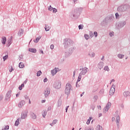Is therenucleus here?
Here are the masks:
<instances>
[{
	"instance_id": "obj_28",
	"label": "nucleus",
	"mask_w": 130,
	"mask_h": 130,
	"mask_svg": "<svg viewBox=\"0 0 130 130\" xmlns=\"http://www.w3.org/2000/svg\"><path fill=\"white\" fill-rule=\"evenodd\" d=\"M24 86H25V85L24 84V83L22 84L21 85V86L19 87V90H22V88H23Z\"/></svg>"
},
{
	"instance_id": "obj_17",
	"label": "nucleus",
	"mask_w": 130,
	"mask_h": 130,
	"mask_svg": "<svg viewBox=\"0 0 130 130\" xmlns=\"http://www.w3.org/2000/svg\"><path fill=\"white\" fill-rule=\"evenodd\" d=\"M96 130H103L102 126H100V125H98L96 126Z\"/></svg>"
},
{
	"instance_id": "obj_7",
	"label": "nucleus",
	"mask_w": 130,
	"mask_h": 130,
	"mask_svg": "<svg viewBox=\"0 0 130 130\" xmlns=\"http://www.w3.org/2000/svg\"><path fill=\"white\" fill-rule=\"evenodd\" d=\"M115 92V89L113 87H111L110 90V95H112Z\"/></svg>"
},
{
	"instance_id": "obj_42",
	"label": "nucleus",
	"mask_w": 130,
	"mask_h": 130,
	"mask_svg": "<svg viewBox=\"0 0 130 130\" xmlns=\"http://www.w3.org/2000/svg\"><path fill=\"white\" fill-rule=\"evenodd\" d=\"M13 71H14V70H13V67H11V69L9 70V72L10 73H12V72H13Z\"/></svg>"
},
{
	"instance_id": "obj_14",
	"label": "nucleus",
	"mask_w": 130,
	"mask_h": 130,
	"mask_svg": "<svg viewBox=\"0 0 130 130\" xmlns=\"http://www.w3.org/2000/svg\"><path fill=\"white\" fill-rule=\"evenodd\" d=\"M45 29L46 31H49V30H50V26H49L48 25H46Z\"/></svg>"
},
{
	"instance_id": "obj_39",
	"label": "nucleus",
	"mask_w": 130,
	"mask_h": 130,
	"mask_svg": "<svg viewBox=\"0 0 130 130\" xmlns=\"http://www.w3.org/2000/svg\"><path fill=\"white\" fill-rule=\"evenodd\" d=\"M94 35L95 37H97V36H98V34L97 33L96 31L94 32Z\"/></svg>"
},
{
	"instance_id": "obj_12",
	"label": "nucleus",
	"mask_w": 130,
	"mask_h": 130,
	"mask_svg": "<svg viewBox=\"0 0 130 130\" xmlns=\"http://www.w3.org/2000/svg\"><path fill=\"white\" fill-rule=\"evenodd\" d=\"M28 51H30V52H34V53H36L37 50L36 49L34 48H29L28 49Z\"/></svg>"
},
{
	"instance_id": "obj_9",
	"label": "nucleus",
	"mask_w": 130,
	"mask_h": 130,
	"mask_svg": "<svg viewBox=\"0 0 130 130\" xmlns=\"http://www.w3.org/2000/svg\"><path fill=\"white\" fill-rule=\"evenodd\" d=\"M44 94L45 97H48V95L50 94V90H49L48 89H46Z\"/></svg>"
},
{
	"instance_id": "obj_33",
	"label": "nucleus",
	"mask_w": 130,
	"mask_h": 130,
	"mask_svg": "<svg viewBox=\"0 0 130 130\" xmlns=\"http://www.w3.org/2000/svg\"><path fill=\"white\" fill-rule=\"evenodd\" d=\"M9 125L6 126L5 127H4L2 130H7V129H9Z\"/></svg>"
},
{
	"instance_id": "obj_37",
	"label": "nucleus",
	"mask_w": 130,
	"mask_h": 130,
	"mask_svg": "<svg viewBox=\"0 0 130 130\" xmlns=\"http://www.w3.org/2000/svg\"><path fill=\"white\" fill-rule=\"evenodd\" d=\"M8 58V55H6V56L3 57V59L5 61V60H6Z\"/></svg>"
},
{
	"instance_id": "obj_62",
	"label": "nucleus",
	"mask_w": 130,
	"mask_h": 130,
	"mask_svg": "<svg viewBox=\"0 0 130 130\" xmlns=\"http://www.w3.org/2000/svg\"><path fill=\"white\" fill-rule=\"evenodd\" d=\"M74 75H75V72H74Z\"/></svg>"
},
{
	"instance_id": "obj_34",
	"label": "nucleus",
	"mask_w": 130,
	"mask_h": 130,
	"mask_svg": "<svg viewBox=\"0 0 130 130\" xmlns=\"http://www.w3.org/2000/svg\"><path fill=\"white\" fill-rule=\"evenodd\" d=\"M84 37L85 39H86V40H88V39H89V36H88V35H85Z\"/></svg>"
},
{
	"instance_id": "obj_19",
	"label": "nucleus",
	"mask_w": 130,
	"mask_h": 130,
	"mask_svg": "<svg viewBox=\"0 0 130 130\" xmlns=\"http://www.w3.org/2000/svg\"><path fill=\"white\" fill-rule=\"evenodd\" d=\"M57 122V120H54L53 121L52 123L50 124L51 126L53 125V124H55Z\"/></svg>"
},
{
	"instance_id": "obj_8",
	"label": "nucleus",
	"mask_w": 130,
	"mask_h": 130,
	"mask_svg": "<svg viewBox=\"0 0 130 130\" xmlns=\"http://www.w3.org/2000/svg\"><path fill=\"white\" fill-rule=\"evenodd\" d=\"M24 105H25V102L24 101H21L18 104V107H19V108H22Z\"/></svg>"
},
{
	"instance_id": "obj_32",
	"label": "nucleus",
	"mask_w": 130,
	"mask_h": 130,
	"mask_svg": "<svg viewBox=\"0 0 130 130\" xmlns=\"http://www.w3.org/2000/svg\"><path fill=\"white\" fill-rule=\"evenodd\" d=\"M40 38H41V37H40V38H37L36 39V41H35V42L37 43V42H38V41H39V40H40Z\"/></svg>"
},
{
	"instance_id": "obj_55",
	"label": "nucleus",
	"mask_w": 130,
	"mask_h": 130,
	"mask_svg": "<svg viewBox=\"0 0 130 130\" xmlns=\"http://www.w3.org/2000/svg\"><path fill=\"white\" fill-rule=\"evenodd\" d=\"M10 45H11V43H10V42H9V43H8V46H9Z\"/></svg>"
},
{
	"instance_id": "obj_58",
	"label": "nucleus",
	"mask_w": 130,
	"mask_h": 130,
	"mask_svg": "<svg viewBox=\"0 0 130 130\" xmlns=\"http://www.w3.org/2000/svg\"><path fill=\"white\" fill-rule=\"evenodd\" d=\"M114 81V79H112L111 81V83H112V82H113Z\"/></svg>"
},
{
	"instance_id": "obj_26",
	"label": "nucleus",
	"mask_w": 130,
	"mask_h": 130,
	"mask_svg": "<svg viewBox=\"0 0 130 130\" xmlns=\"http://www.w3.org/2000/svg\"><path fill=\"white\" fill-rule=\"evenodd\" d=\"M91 119H92V117H89V119L87 120L86 122L87 124H90V121H91Z\"/></svg>"
},
{
	"instance_id": "obj_2",
	"label": "nucleus",
	"mask_w": 130,
	"mask_h": 130,
	"mask_svg": "<svg viewBox=\"0 0 130 130\" xmlns=\"http://www.w3.org/2000/svg\"><path fill=\"white\" fill-rule=\"evenodd\" d=\"M27 114H28V111H24L21 114V118L22 119H25V118H26V117H27Z\"/></svg>"
},
{
	"instance_id": "obj_36",
	"label": "nucleus",
	"mask_w": 130,
	"mask_h": 130,
	"mask_svg": "<svg viewBox=\"0 0 130 130\" xmlns=\"http://www.w3.org/2000/svg\"><path fill=\"white\" fill-rule=\"evenodd\" d=\"M115 16H116V18L117 19H119V15L118 14V13H116L115 14Z\"/></svg>"
},
{
	"instance_id": "obj_40",
	"label": "nucleus",
	"mask_w": 130,
	"mask_h": 130,
	"mask_svg": "<svg viewBox=\"0 0 130 130\" xmlns=\"http://www.w3.org/2000/svg\"><path fill=\"white\" fill-rule=\"evenodd\" d=\"M121 9H122V7H119L118 8V11H119V12H120V11H121Z\"/></svg>"
},
{
	"instance_id": "obj_29",
	"label": "nucleus",
	"mask_w": 130,
	"mask_h": 130,
	"mask_svg": "<svg viewBox=\"0 0 130 130\" xmlns=\"http://www.w3.org/2000/svg\"><path fill=\"white\" fill-rule=\"evenodd\" d=\"M65 44H66V45H67H67H70V44H71L70 43V40H68L67 41H66Z\"/></svg>"
},
{
	"instance_id": "obj_51",
	"label": "nucleus",
	"mask_w": 130,
	"mask_h": 130,
	"mask_svg": "<svg viewBox=\"0 0 130 130\" xmlns=\"http://www.w3.org/2000/svg\"><path fill=\"white\" fill-rule=\"evenodd\" d=\"M45 101H46L44 100H42V103H45Z\"/></svg>"
},
{
	"instance_id": "obj_4",
	"label": "nucleus",
	"mask_w": 130,
	"mask_h": 130,
	"mask_svg": "<svg viewBox=\"0 0 130 130\" xmlns=\"http://www.w3.org/2000/svg\"><path fill=\"white\" fill-rule=\"evenodd\" d=\"M111 106V104L110 103H108L107 104L106 107L104 109V112H106L108 111V109H109V108H110Z\"/></svg>"
},
{
	"instance_id": "obj_44",
	"label": "nucleus",
	"mask_w": 130,
	"mask_h": 130,
	"mask_svg": "<svg viewBox=\"0 0 130 130\" xmlns=\"http://www.w3.org/2000/svg\"><path fill=\"white\" fill-rule=\"evenodd\" d=\"M51 109H52L51 107H49L48 108V111L51 110Z\"/></svg>"
},
{
	"instance_id": "obj_49",
	"label": "nucleus",
	"mask_w": 130,
	"mask_h": 130,
	"mask_svg": "<svg viewBox=\"0 0 130 130\" xmlns=\"http://www.w3.org/2000/svg\"><path fill=\"white\" fill-rule=\"evenodd\" d=\"M112 121H114L115 120V118L113 117L112 119Z\"/></svg>"
},
{
	"instance_id": "obj_25",
	"label": "nucleus",
	"mask_w": 130,
	"mask_h": 130,
	"mask_svg": "<svg viewBox=\"0 0 130 130\" xmlns=\"http://www.w3.org/2000/svg\"><path fill=\"white\" fill-rule=\"evenodd\" d=\"M31 117L34 119H36V115L34 113H31Z\"/></svg>"
},
{
	"instance_id": "obj_46",
	"label": "nucleus",
	"mask_w": 130,
	"mask_h": 130,
	"mask_svg": "<svg viewBox=\"0 0 130 130\" xmlns=\"http://www.w3.org/2000/svg\"><path fill=\"white\" fill-rule=\"evenodd\" d=\"M69 106L67 107V108H66V112H68V109H69Z\"/></svg>"
},
{
	"instance_id": "obj_10",
	"label": "nucleus",
	"mask_w": 130,
	"mask_h": 130,
	"mask_svg": "<svg viewBox=\"0 0 130 130\" xmlns=\"http://www.w3.org/2000/svg\"><path fill=\"white\" fill-rule=\"evenodd\" d=\"M57 70H58V68H55L54 70L51 71V73L53 76H54V75L57 73Z\"/></svg>"
},
{
	"instance_id": "obj_16",
	"label": "nucleus",
	"mask_w": 130,
	"mask_h": 130,
	"mask_svg": "<svg viewBox=\"0 0 130 130\" xmlns=\"http://www.w3.org/2000/svg\"><path fill=\"white\" fill-rule=\"evenodd\" d=\"M24 64L23 63V62H20L19 63V67L20 68V69H23V68H24Z\"/></svg>"
},
{
	"instance_id": "obj_57",
	"label": "nucleus",
	"mask_w": 130,
	"mask_h": 130,
	"mask_svg": "<svg viewBox=\"0 0 130 130\" xmlns=\"http://www.w3.org/2000/svg\"><path fill=\"white\" fill-rule=\"evenodd\" d=\"M41 53H42V54H44V53H43V51L41 50Z\"/></svg>"
},
{
	"instance_id": "obj_13",
	"label": "nucleus",
	"mask_w": 130,
	"mask_h": 130,
	"mask_svg": "<svg viewBox=\"0 0 130 130\" xmlns=\"http://www.w3.org/2000/svg\"><path fill=\"white\" fill-rule=\"evenodd\" d=\"M2 43L3 44L5 45L6 44V42H7V38H6V37H3L2 38Z\"/></svg>"
},
{
	"instance_id": "obj_18",
	"label": "nucleus",
	"mask_w": 130,
	"mask_h": 130,
	"mask_svg": "<svg viewBox=\"0 0 130 130\" xmlns=\"http://www.w3.org/2000/svg\"><path fill=\"white\" fill-rule=\"evenodd\" d=\"M89 55L90 57H93V56H95V54L93 52H91L89 53Z\"/></svg>"
},
{
	"instance_id": "obj_48",
	"label": "nucleus",
	"mask_w": 130,
	"mask_h": 130,
	"mask_svg": "<svg viewBox=\"0 0 130 130\" xmlns=\"http://www.w3.org/2000/svg\"><path fill=\"white\" fill-rule=\"evenodd\" d=\"M78 27L79 29H82V25H79Z\"/></svg>"
},
{
	"instance_id": "obj_5",
	"label": "nucleus",
	"mask_w": 130,
	"mask_h": 130,
	"mask_svg": "<svg viewBox=\"0 0 130 130\" xmlns=\"http://www.w3.org/2000/svg\"><path fill=\"white\" fill-rule=\"evenodd\" d=\"M87 68L84 67V68L82 69V71L80 72V75H86V73H87Z\"/></svg>"
},
{
	"instance_id": "obj_45",
	"label": "nucleus",
	"mask_w": 130,
	"mask_h": 130,
	"mask_svg": "<svg viewBox=\"0 0 130 130\" xmlns=\"http://www.w3.org/2000/svg\"><path fill=\"white\" fill-rule=\"evenodd\" d=\"M110 36L111 37L113 36V32L110 33Z\"/></svg>"
},
{
	"instance_id": "obj_1",
	"label": "nucleus",
	"mask_w": 130,
	"mask_h": 130,
	"mask_svg": "<svg viewBox=\"0 0 130 130\" xmlns=\"http://www.w3.org/2000/svg\"><path fill=\"white\" fill-rule=\"evenodd\" d=\"M72 85L69 83L66 84L65 88V94L69 95L71 93V90H72Z\"/></svg>"
},
{
	"instance_id": "obj_59",
	"label": "nucleus",
	"mask_w": 130,
	"mask_h": 130,
	"mask_svg": "<svg viewBox=\"0 0 130 130\" xmlns=\"http://www.w3.org/2000/svg\"><path fill=\"white\" fill-rule=\"evenodd\" d=\"M103 58H104V56H103V58H102V60H103Z\"/></svg>"
},
{
	"instance_id": "obj_23",
	"label": "nucleus",
	"mask_w": 130,
	"mask_h": 130,
	"mask_svg": "<svg viewBox=\"0 0 130 130\" xmlns=\"http://www.w3.org/2000/svg\"><path fill=\"white\" fill-rule=\"evenodd\" d=\"M81 79H82V75L79 74L77 80V82H80V81H81Z\"/></svg>"
},
{
	"instance_id": "obj_22",
	"label": "nucleus",
	"mask_w": 130,
	"mask_h": 130,
	"mask_svg": "<svg viewBox=\"0 0 130 130\" xmlns=\"http://www.w3.org/2000/svg\"><path fill=\"white\" fill-rule=\"evenodd\" d=\"M42 74V72H41V71H39V72H38L37 74V77H39L40 76H41Z\"/></svg>"
},
{
	"instance_id": "obj_31",
	"label": "nucleus",
	"mask_w": 130,
	"mask_h": 130,
	"mask_svg": "<svg viewBox=\"0 0 130 130\" xmlns=\"http://www.w3.org/2000/svg\"><path fill=\"white\" fill-rule=\"evenodd\" d=\"M46 114H47V112L45 111L43 112V113H42L43 117H45V116H46Z\"/></svg>"
},
{
	"instance_id": "obj_20",
	"label": "nucleus",
	"mask_w": 130,
	"mask_h": 130,
	"mask_svg": "<svg viewBox=\"0 0 130 130\" xmlns=\"http://www.w3.org/2000/svg\"><path fill=\"white\" fill-rule=\"evenodd\" d=\"M97 99H98V96L97 95H95L93 98V100L94 102H96V101H97Z\"/></svg>"
},
{
	"instance_id": "obj_60",
	"label": "nucleus",
	"mask_w": 130,
	"mask_h": 130,
	"mask_svg": "<svg viewBox=\"0 0 130 130\" xmlns=\"http://www.w3.org/2000/svg\"><path fill=\"white\" fill-rule=\"evenodd\" d=\"M18 95H19V94H16V97H18Z\"/></svg>"
},
{
	"instance_id": "obj_15",
	"label": "nucleus",
	"mask_w": 130,
	"mask_h": 130,
	"mask_svg": "<svg viewBox=\"0 0 130 130\" xmlns=\"http://www.w3.org/2000/svg\"><path fill=\"white\" fill-rule=\"evenodd\" d=\"M123 95L124 97H127V96H129V92H124Z\"/></svg>"
},
{
	"instance_id": "obj_11",
	"label": "nucleus",
	"mask_w": 130,
	"mask_h": 130,
	"mask_svg": "<svg viewBox=\"0 0 130 130\" xmlns=\"http://www.w3.org/2000/svg\"><path fill=\"white\" fill-rule=\"evenodd\" d=\"M103 66H104V63L103 62H100L98 64V68L100 70H101L102 68H103Z\"/></svg>"
},
{
	"instance_id": "obj_43",
	"label": "nucleus",
	"mask_w": 130,
	"mask_h": 130,
	"mask_svg": "<svg viewBox=\"0 0 130 130\" xmlns=\"http://www.w3.org/2000/svg\"><path fill=\"white\" fill-rule=\"evenodd\" d=\"M50 48H51V49H53V48H54V45H51L50 46Z\"/></svg>"
},
{
	"instance_id": "obj_35",
	"label": "nucleus",
	"mask_w": 130,
	"mask_h": 130,
	"mask_svg": "<svg viewBox=\"0 0 130 130\" xmlns=\"http://www.w3.org/2000/svg\"><path fill=\"white\" fill-rule=\"evenodd\" d=\"M61 106V102L58 101V105H57L58 107H59V106Z\"/></svg>"
},
{
	"instance_id": "obj_3",
	"label": "nucleus",
	"mask_w": 130,
	"mask_h": 130,
	"mask_svg": "<svg viewBox=\"0 0 130 130\" xmlns=\"http://www.w3.org/2000/svg\"><path fill=\"white\" fill-rule=\"evenodd\" d=\"M55 88L56 89H60V88H61V82H60V81L56 82L55 84Z\"/></svg>"
},
{
	"instance_id": "obj_27",
	"label": "nucleus",
	"mask_w": 130,
	"mask_h": 130,
	"mask_svg": "<svg viewBox=\"0 0 130 130\" xmlns=\"http://www.w3.org/2000/svg\"><path fill=\"white\" fill-rule=\"evenodd\" d=\"M104 70L107 71V72H109V68L108 67V66L105 67Z\"/></svg>"
},
{
	"instance_id": "obj_52",
	"label": "nucleus",
	"mask_w": 130,
	"mask_h": 130,
	"mask_svg": "<svg viewBox=\"0 0 130 130\" xmlns=\"http://www.w3.org/2000/svg\"><path fill=\"white\" fill-rule=\"evenodd\" d=\"M27 80H26L25 81H24V84H26L27 83Z\"/></svg>"
},
{
	"instance_id": "obj_38",
	"label": "nucleus",
	"mask_w": 130,
	"mask_h": 130,
	"mask_svg": "<svg viewBox=\"0 0 130 130\" xmlns=\"http://www.w3.org/2000/svg\"><path fill=\"white\" fill-rule=\"evenodd\" d=\"M86 130H94V128L93 127H90L88 128H87Z\"/></svg>"
},
{
	"instance_id": "obj_56",
	"label": "nucleus",
	"mask_w": 130,
	"mask_h": 130,
	"mask_svg": "<svg viewBox=\"0 0 130 130\" xmlns=\"http://www.w3.org/2000/svg\"><path fill=\"white\" fill-rule=\"evenodd\" d=\"M83 95H84V92H83L81 94V97H82V96H83Z\"/></svg>"
},
{
	"instance_id": "obj_30",
	"label": "nucleus",
	"mask_w": 130,
	"mask_h": 130,
	"mask_svg": "<svg viewBox=\"0 0 130 130\" xmlns=\"http://www.w3.org/2000/svg\"><path fill=\"white\" fill-rule=\"evenodd\" d=\"M19 119H18L15 122V125H16V126H18V125H19Z\"/></svg>"
},
{
	"instance_id": "obj_24",
	"label": "nucleus",
	"mask_w": 130,
	"mask_h": 130,
	"mask_svg": "<svg viewBox=\"0 0 130 130\" xmlns=\"http://www.w3.org/2000/svg\"><path fill=\"white\" fill-rule=\"evenodd\" d=\"M118 57H119V58H123L124 55L118 54Z\"/></svg>"
},
{
	"instance_id": "obj_50",
	"label": "nucleus",
	"mask_w": 130,
	"mask_h": 130,
	"mask_svg": "<svg viewBox=\"0 0 130 130\" xmlns=\"http://www.w3.org/2000/svg\"><path fill=\"white\" fill-rule=\"evenodd\" d=\"M92 110H94V109L95 108V106H93V107H91Z\"/></svg>"
},
{
	"instance_id": "obj_41",
	"label": "nucleus",
	"mask_w": 130,
	"mask_h": 130,
	"mask_svg": "<svg viewBox=\"0 0 130 130\" xmlns=\"http://www.w3.org/2000/svg\"><path fill=\"white\" fill-rule=\"evenodd\" d=\"M26 99H28V104H31V101L30 100V99H29V98H26Z\"/></svg>"
},
{
	"instance_id": "obj_61",
	"label": "nucleus",
	"mask_w": 130,
	"mask_h": 130,
	"mask_svg": "<svg viewBox=\"0 0 130 130\" xmlns=\"http://www.w3.org/2000/svg\"><path fill=\"white\" fill-rule=\"evenodd\" d=\"M76 1H77V0H74V2H76Z\"/></svg>"
},
{
	"instance_id": "obj_54",
	"label": "nucleus",
	"mask_w": 130,
	"mask_h": 130,
	"mask_svg": "<svg viewBox=\"0 0 130 130\" xmlns=\"http://www.w3.org/2000/svg\"><path fill=\"white\" fill-rule=\"evenodd\" d=\"M100 116H102V113H100V114H99V117H100Z\"/></svg>"
},
{
	"instance_id": "obj_53",
	"label": "nucleus",
	"mask_w": 130,
	"mask_h": 130,
	"mask_svg": "<svg viewBox=\"0 0 130 130\" xmlns=\"http://www.w3.org/2000/svg\"><path fill=\"white\" fill-rule=\"evenodd\" d=\"M98 108H99V109H101V106H98Z\"/></svg>"
},
{
	"instance_id": "obj_6",
	"label": "nucleus",
	"mask_w": 130,
	"mask_h": 130,
	"mask_svg": "<svg viewBox=\"0 0 130 130\" xmlns=\"http://www.w3.org/2000/svg\"><path fill=\"white\" fill-rule=\"evenodd\" d=\"M48 11H53V13H56V12H57V9L53 8L51 7V6H50L48 8Z\"/></svg>"
},
{
	"instance_id": "obj_47",
	"label": "nucleus",
	"mask_w": 130,
	"mask_h": 130,
	"mask_svg": "<svg viewBox=\"0 0 130 130\" xmlns=\"http://www.w3.org/2000/svg\"><path fill=\"white\" fill-rule=\"evenodd\" d=\"M44 82L45 83V82H47V78H45L44 80Z\"/></svg>"
},
{
	"instance_id": "obj_21",
	"label": "nucleus",
	"mask_w": 130,
	"mask_h": 130,
	"mask_svg": "<svg viewBox=\"0 0 130 130\" xmlns=\"http://www.w3.org/2000/svg\"><path fill=\"white\" fill-rule=\"evenodd\" d=\"M116 121V123H117V125H118V124H119V116L117 117Z\"/></svg>"
}]
</instances>
